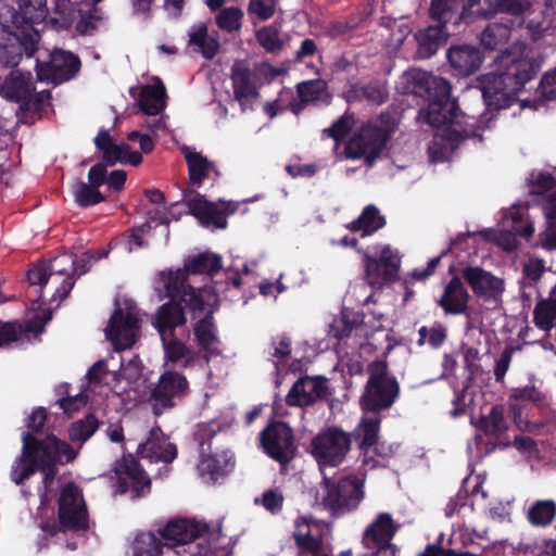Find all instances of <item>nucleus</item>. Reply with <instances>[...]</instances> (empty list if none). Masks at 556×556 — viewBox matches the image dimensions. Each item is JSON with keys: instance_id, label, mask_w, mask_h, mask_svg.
Here are the masks:
<instances>
[{"instance_id": "f257e3e1", "label": "nucleus", "mask_w": 556, "mask_h": 556, "mask_svg": "<svg viewBox=\"0 0 556 556\" xmlns=\"http://www.w3.org/2000/svg\"><path fill=\"white\" fill-rule=\"evenodd\" d=\"M77 271L73 257L63 254L50 262L33 266L28 273L31 285L45 287L50 293V301L60 303L74 287V275Z\"/></svg>"}, {"instance_id": "f03ea898", "label": "nucleus", "mask_w": 556, "mask_h": 556, "mask_svg": "<svg viewBox=\"0 0 556 556\" xmlns=\"http://www.w3.org/2000/svg\"><path fill=\"white\" fill-rule=\"evenodd\" d=\"M393 130L394 125L383 115L368 122L348 141L345 156L352 160L364 159L368 166H372L384 152Z\"/></svg>"}, {"instance_id": "7ed1b4c3", "label": "nucleus", "mask_w": 556, "mask_h": 556, "mask_svg": "<svg viewBox=\"0 0 556 556\" xmlns=\"http://www.w3.org/2000/svg\"><path fill=\"white\" fill-rule=\"evenodd\" d=\"M368 380L361 396L362 413H380L390 408L400 394L396 379L389 375L384 362L377 361L368 365Z\"/></svg>"}, {"instance_id": "20e7f679", "label": "nucleus", "mask_w": 556, "mask_h": 556, "mask_svg": "<svg viewBox=\"0 0 556 556\" xmlns=\"http://www.w3.org/2000/svg\"><path fill=\"white\" fill-rule=\"evenodd\" d=\"M139 309L130 302L118 304L105 328L106 338L115 350H125L134 345L139 337Z\"/></svg>"}, {"instance_id": "39448f33", "label": "nucleus", "mask_w": 556, "mask_h": 556, "mask_svg": "<svg viewBox=\"0 0 556 556\" xmlns=\"http://www.w3.org/2000/svg\"><path fill=\"white\" fill-rule=\"evenodd\" d=\"M187 273L185 269L176 271L166 270L160 274V282L162 283L165 295L175 298L180 295L181 302L192 311L203 309L213 299V293L208 288L194 289L187 285Z\"/></svg>"}, {"instance_id": "423d86ee", "label": "nucleus", "mask_w": 556, "mask_h": 556, "mask_svg": "<svg viewBox=\"0 0 556 556\" xmlns=\"http://www.w3.org/2000/svg\"><path fill=\"white\" fill-rule=\"evenodd\" d=\"M188 381L179 372L165 370L150 389L148 402L155 416L176 405V401L186 395Z\"/></svg>"}, {"instance_id": "0eeeda50", "label": "nucleus", "mask_w": 556, "mask_h": 556, "mask_svg": "<svg viewBox=\"0 0 556 556\" xmlns=\"http://www.w3.org/2000/svg\"><path fill=\"white\" fill-rule=\"evenodd\" d=\"M351 435L338 428L320 432L312 442V453L320 466H338L351 448Z\"/></svg>"}, {"instance_id": "6e6552de", "label": "nucleus", "mask_w": 556, "mask_h": 556, "mask_svg": "<svg viewBox=\"0 0 556 556\" xmlns=\"http://www.w3.org/2000/svg\"><path fill=\"white\" fill-rule=\"evenodd\" d=\"M399 528L390 514L381 513L365 529L362 544L367 549H376L372 556H396L397 548L391 541Z\"/></svg>"}, {"instance_id": "1a4fd4ad", "label": "nucleus", "mask_w": 556, "mask_h": 556, "mask_svg": "<svg viewBox=\"0 0 556 556\" xmlns=\"http://www.w3.org/2000/svg\"><path fill=\"white\" fill-rule=\"evenodd\" d=\"M59 519L64 529L86 530L88 513L81 491L74 483L65 484L59 498Z\"/></svg>"}, {"instance_id": "9d476101", "label": "nucleus", "mask_w": 556, "mask_h": 556, "mask_svg": "<svg viewBox=\"0 0 556 556\" xmlns=\"http://www.w3.org/2000/svg\"><path fill=\"white\" fill-rule=\"evenodd\" d=\"M462 275L477 298L494 304L502 301L506 289L504 278L479 266H467L462 269Z\"/></svg>"}, {"instance_id": "9b49d317", "label": "nucleus", "mask_w": 556, "mask_h": 556, "mask_svg": "<svg viewBox=\"0 0 556 556\" xmlns=\"http://www.w3.org/2000/svg\"><path fill=\"white\" fill-rule=\"evenodd\" d=\"M323 504L333 513H343L357 507L363 498L361 484L353 479L341 480L338 484L326 480Z\"/></svg>"}, {"instance_id": "f8f14e48", "label": "nucleus", "mask_w": 556, "mask_h": 556, "mask_svg": "<svg viewBox=\"0 0 556 556\" xmlns=\"http://www.w3.org/2000/svg\"><path fill=\"white\" fill-rule=\"evenodd\" d=\"M406 84V91L425 97L429 96L431 101H445L451 99V85L442 77L433 76L427 72L412 70L403 75Z\"/></svg>"}, {"instance_id": "ddd939ff", "label": "nucleus", "mask_w": 556, "mask_h": 556, "mask_svg": "<svg viewBox=\"0 0 556 556\" xmlns=\"http://www.w3.org/2000/svg\"><path fill=\"white\" fill-rule=\"evenodd\" d=\"M262 444L267 454L280 464H287L294 455L292 430L286 422H274L262 432Z\"/></svg>"}, {"instance_id": "4468645a", "label": "nucleus", "mask_w": 556, "mask_h": 556, "mask_svg": "<svg viewBox=\"0 0 556 556\" xmlns=\"http://www.w3.org/2000/svg\"><path fill=\"white\" fill-rule=\"evenodd\" d=\"M481 91L489 108L501 110L510 105L518 92L516 84L504 72L488 74L481 83Z\"/></svg>"}, {"instance_id": "2eb2a0df", "label": "nucleus", "mask_w": 556, "mask_h": 556, "mask_svg": "<svg viewBox=\"0 0 556 556\" xmlns=\"http://www.w3.org/2000/svg\"><path fill=\"white\" fill-rule=\"evenodd\" d=\"M79 60L71 52L56 50L48 63L38 65L37 76L40 80L55 84L71 79L79 70Z\"/></svg>"}, {"instance_id": "dca6fc26", "label": "nucleus", "mask_w": 556, "mask_h": 556, "mask_svg": "<svg viewBox=\"0 0 556 556\" xmlns=\"http://www.w3.org/2000/svg\"><path fill=\"white\" fill-rule=\"evenodd\" d=\"M22 441V455L12 465L10 473L12 481L16 484L23 483L37 469L43 472V462H41V455L37 447V440L33 437L31 432H26L23 434Z\"/></svg>"}, {"instance_id": "f3484780", "label": "nucleus", "mask_w": 556, "mask_h": 556, "mask_svg": "<svg viewBox=\"0 0 556 556\" xmlns=\"http://www.w3.org/2000/svg\"><path fill=\"white\" fill-rule=\"evenodd\" d=\"M231 81L235 100L239 102L241 110L244 112L252 109L258 98V91L253 74L244 62L237 61L232 65Z\"/></svg>"}, {"instance_id": "a211bd4d", "label": "nucleus", "mask_w": 556, "mask_h": 556, "mask_svg": "<svg viewBox=\"0 0 556 556\" xmlns=\"http://www.w3.org/2000/svg\"><path fill=\"white\" fill-rule=\"evenodd\" d=\"M208 531L206 523L178 519L168 522L161 531L160 535L164 541V545L175 546L192 542L198 536Z\"/></svg>"}, {"instance_id": "6ab92c4d", "label": "nucleus", "mask_w": 556, "mask_h": 556, "mask_svg": "<svg viewBox=\"0 0 556 556\" xmlns=\"http://www.w3.org/2000/svg\"><path fill=\"white\" fill-rule=\"evenodd\" d=\"M37 447L41 455V462H43L46 481L50 476H54L53 465L55 463H68L76 456L74 450L66 442L59 440L54 435H49L41 442L37 441Z\"/></svg>"}, {"instance_id": "aec40b11", "label": "nucleus", "mask_w": 556, "mask_h": 556, "mask_svg": "<svg viewBox=\"0 0 556 556\" xmlns=\"http://www.w3.org/2000/svg\"><path fill=\"white\" fill-rule=\"evenodd\" d=\"M137 452L142 458L152 462L170 463L177 456L176 446L165 439L157 427L150 430L148 439L139 444Z\"/></svg>"}, {"instance_id": "412c9836", "label": "nucleus", "mask_w": 556, "mask_h": 556, "mask_svg": "<svg viewBox=\"0 0 556 556\" xmlns=\"http://www.w3.org/2000/svg\"><path fill=\"white\" fill-rule=\"evenodd\" d=\"M53 12L58 15L55 22L59 23L62 28L70 27L75 20L80 18L77 24V30L81 34H86L89 28L94 27L92 21H99L101 18L98 9H93V12L90 13L89 16H86L83 9L76 8L71 0H55Z\"/></svg>"}, {"instance_id": "4be33fe9", "label": "nucleus", "mask_w": 556, "mask_h": 556, "mask_svg": "<svg viewBox=\"0 0 556 556\" xmlns=\"http://www.w3.org/2000/svg\"><path fill=\"white\" fill-rule=\"evenodd\" d=\"M295 543L300 548L298 556L321 551V526L307 517H300L294 522Z\"/></svg>"}, {"instance_id": "5701e85b", "label": "nucleus", "mask_w": 556, "mask_h": 556, "mask_svg": "<svg viewBox=\"0 0 556 556\" xmlns=\"http://www.w3.org/2000/svg\"><path fill=\"white\" fill-rule=\"evenodd\" d=\"M326 392L324 380L313 377L300 378L286 396L289 406H306L320 399Z\"/></svg>"}, {"instance_id": "b1692460", "label": "nucleus", "mask_w": 556, "mask_h": 556, "mask_svg": "<svg viewBox=\"0 0 556 556\" xmlns=\"http://www.w3.org/2000/svg\"><path fill=\"white\" fill-rule=\"evenodd\" d=\"M114 470L121 481V493L131 486L134 496H141L150 489L149 478L134 459H123L116 464Z\"/></svg>"}, {"instance_id": "393cba45", "label": "nucleus", "mask_w": 556, "mask_h": 556, "mask_svg": "<svg viewBox=\"0 0 556 556\" xmlns=\"http://www.w3.org/2000/svg\"><path fill=\"white\" fill-rule=\"evenodd\" d=\"M469 298L470 295L462 280L454 277L445 286L438 304L446 314L460 315L467 311Z\"/></svg>"}, {"instance_id": "a878e982", "label": "nucleus", "mask_w": 556, "mask_h": 556, "mask_svg": "<svg viewBox=\"0 0 556 556\" xmlns=\"http://www.w3.org/2000/svg\"><path fill=\"white\" fill-rule=\"evenodd\" d=\"M29 72L13 71L1 87V96L14 102L28 101L35 90Z\"/></svg>"}, {"instance_id": "bb28decb", "label": "nucleus", "mask_w": 556, "mask_h": 556, "mask_svg": "<svg viewBox=\"0 0 556 556\" xmlns=\"http://www.w3.org/2000/svg\"><path fill=\"white\" fill-rule=\"evenodd\" d=\"M529 9L530 2L528 0H484L469 10L473 15L490 18L498 13L520 16Z\"/></svg>"}, {"instance_id": "cd10ccee", "label": "nucleus", "mask_w": 556, "mask_h": 556, "mask_svg": "<svg viewBox=\"0 0 556 556\" xmlns=\"http://www.w3.org/2000/svg\"><path fill=\"white\" fill-rule=\"evenodd\" d=\"M447 58L452 67L464 76L473 74L482 64L480 51L470 46L451 48Z\"/></svg>"}, {"instance_id": "c85d7f7f", "label": "nucleus", "mask_w": 556, "mask_h": 556, "mask_svg": "<svg viewBox=\"0 0 556 556\" xmlns=\"http://www.w3.org/2000/svg\"><path fill=\"white\" fill-rule=\"evenodd\" d=\"M184 154L188 165L189 180L193 186L200 187L213 174L219 175L215 164L202 153L184 148Z\"/></svg>"}, {"instance_id": "c756f323", "label": "nucleus", "mask_w": 556, "mask_h": 556, "mask_svg": "<svg viewBox=\"0 0 556 556\" xmlns=\"http://www.w3.org/2000/svg\"><path fill=\"white\" fill-rule=\"evenodd\" d=\"M456 117L457 105L454 100L430 101L428 106L419 112V119L433 127L451 124Z\"/></svg>"}, {"instance_id": "7c9ffc66", "label": "nucleus", "mask_w": 556, "mask_h": 556, "mask_svg": "<svg viewBox=\"0 0 556 556\" xmlns=\"http://www.w3.org/2000/svg\"><path fill=\"white\" fill-rule=\"evenodd\" d=\"M165 364L175 363L184 368L191 367L198 358V353L174 336L163 334Z\"/></svg>"}, {"instance_id": "2f4dec72", "label": "nucleus", "mask_w": 556, "mask_h": 556, "mask_svg": "<svg viewBox=\"0 0 556 556\" xmlns=\"http://www.w3.org/2000/svg\"><path fill=\"white\" fill-rule=\"evenodd\" d=\"M447 34L443 24L429 26L415 35L418 43L417 53L422 59L432 56L446 40Z\"/></svg>"}, {"instance_id": "473e14b6", "label": "nucleus", "mask_w": 556, "mask_h": 556, "mask_svg": "<svg viewBox=\"0 0 556 556\" xmlns=\"http://www.w3.org/2000/svg\"><path fill=\"white\" fill-rule=\"evenodd\" d=\"M186 323V317L182 308L177 303L163 304L155 316L154 325L161 336H173V330Z\"/></svg>"}, {"instance_id": "72a5a7b5", "label": "nucleus", "mask_w": 556, "mask_h": 556, "mask_svg": "<svg viewBox=\"0 0 556 556\" xmlns=\"http://www.w3.org/2000/svg\"><path fill=\"white\" fill-rule=\"evenodd\" d=\"M533 323L536 328L547 333L556 326V285L552 288L548 298L536 302Z\"/></svg>"}, {"instance_id": "f704fd0d", "label": "nucleus", "mask_w": 556, "mask_h": 556, "mask_svg": "<svg viewBox=\"0 0 556 556\" xmlns=\"http://www.w3.org/2000/svg\"><path fill=\"white\" fill-rule=\"evenodd\" d=\"M380 421V413H363L357 427L354 429V435L361 448L366 450L377 443Z\"/></svg>"}, {"instance_id": "c9c22d12", "label": "nucleus", "mask_w": 556, "mask_h": 556, "mask_svg": "<svg viewBox=\"0 0 556 556\" xmlns=\"http://www.w3.org/2000/svg\"><path fill=\"white\" fill-rule=\"evenodd\" d=\"M166 90L160 79L142 89L140 106L144 114L157 115L165 108Z\"/></svg>"}, {"instance_id": "e433bc0d", "label": "nucleus", "mask_w": 556, "mask_h": 556, "mask_svg": "<svg viewBox=\"0 0 556 556\" xmlns=\"http://www.w3.org/2000/svg\"><path fill=\"white\" fill-rule=\"evenodd\" d=\"M232 466V454L229 451H222L212 455H203L199 463V470L202 475H210L212 479H217V477L227 473Z\"/></svg>"}, {"instance_id": "4c0bfd02", "label": "nucleus", "mask_w": 556, "mask_h": 556, "mask_svg": "<svg viewBox=\"0 0 556 556\" xmlns=\"http://www.w3.org/2000/svg\"><path fill=\"white\" fill-rule=\"evenodd\" d=\"M189 45L206 59H212L219 50L217 38L208 34L207 26L203 23L194 25L189 31Z\"/></svg>"}, {"instance_id": "58836bf2", "label": "nucleus", "mask_w": 556, "mask_h": 556, "mask_svg": "<svg viewBox=\"0 0 556 556\" xmlns=\"http://www.w3.org/2000/svg\"><path fill=\"white\" fill-rule=\"evenodd\" d=\"M502 62L506 64L505 73L508 79L516 84L518 91L534 75L533 63L528 58L511 59L507 55L503 58Z\"/></svg>"}, {"instance_id": "ea45409f", "label": "nucleus", "mask_w": 556, "mask_h": 556, "mask_svg": "<svg viewBox=\"0 0 556 556\" xmlns=\"http://www.w3.org/2000/svg\"><path fill=\"white\" fill-rule=\"evenodd\" d=\"M194 336L199 346L208 353H218L219 340L215 333L213 317L206 315L194 326Z\"/></svg>"}, {"instance_id": "a19ab883", "label": "nucleus", "mask_w": 556, "mask_h": 556, "mask_svg": "<svg viewBox=\"0 0 556 556\" xmlns=\"http://www.w3.org/2000/svg\"><path fill=\"white\" fill-rule=\"evenodd\" d=\"M384 226V218L374 205L364 208L361 216L349 225L353 232L363 231V236H368Z\"/></svg>"}, {"instance_id": "79ce46f5", "label": "nucleus", "mask_w": 556, "mask_h": 556, "mask_svg": "<svg viewBox=\"0 0 556 556\" xmlns=\"http://www.w3.org/2000/svg\"><path fill=\"white\" fill-rule=\"evenodd\" d=\"M189 207L193 215L206 224H214L218 228H224L226 222L215 203L208 202L202 198L193 199L189 202Z\"/></svg>"}, {"instance_id": "37998d69", "label": "nucleus", "mask_w": 556, "mask_h": 556, "mask_svg": "<svg viewBox=\"0 0 556 556\" xmlns=\"http://www.w3.org/2000/svg\"><path fill=\"white\" fill-rule=\"evenodd\" d=\"M479 427L486 435L500 439L509 428L504 408L498 405L493 406L488 415L481 417Z\"/></svg>"}, {"instance_id": "c03bdc74", "label": "nucleus", "mask_w": 556, "mask_h": 556, "mask_svg": "<svg viewBox=\"0 0 556 556\" xmlns=\"http://www.w3.org/2000/svg\"><path fill=\"white\" fill-rule=\"evenodd\" d=\"M164 542L152 532L136 535L131 548L134 556H161Z\"/></svg>"}, {"instance_id": "a18cd8bd", "label": "nucleus", "mask_w": 556, "mask_h": 556, "mask_svg": "<svg viewBox=\"0 0 556 556\" xmlns=\"http://www.w3.org/2000/svg\"><path fill=\"white\" fill-rule=\"evenodd\" d=\"M361 325L358 316L352 312L343 311L339 316L333 318L329 326V336L334 339H343L349 337L354 330L359 331Z\"/></svg>"}, {"instance_id": "49530a36", "label": "nucleus", "mask_w": 556, "mask_h": 556, "mask_svg": "<svg viewBox=\"0 0 556 556\" xmlns=\"http://www.w3.org/2000/svg\"><path fill=\"white\" fill-rule=\"evenodd\" d=\"M510 34L507 25L490 24L481 34V42L486 49H501L508 42Z\"/></svg>"}, {"instance_id": "de8ad7c7", "label": "nucleus", "mask_w": 556, "mask_h": 556, "mask_svg": "<svg viewBox=\"0 0 556 556\" xmlns=\"http://www.w3.org/2000/svg\"><path fill=\"white\" fill-rule=\"evenodd\" d=\"M222 267L220 258L215 254L203 253L193 257L186 266V273L214 274Z\"/></svg>"}, {"instance_id": "09e8293b", "label": "nucleus", "mask_w": 556, "mask_h": 556, "mask_svg": "<svg viewBox=\"0 0 556 556\" xmlns=\"http://www.w3.org/2000/svg\"><path fill=\"white\" fill-rule=\"evenodd\" d=\"M556 515V503L553 501H539L529 510V521L534 526L549 525Z\"/></svg>"}, {"instance_id": "8fccbe9b", "label": "nucleus", "mask_w": 556, "mask_h": 556, "mask_svg": "<svg viewBox=\"0 0 556 556\" xmlns=\"http://www.w3.org/2000/svg\"><path fill=\"white\" fill-rule=\"evenodd\" d=\"M243 12L239 8L229 7L223 9L215 17L217 26L228 33L237 31L241 27Z\"/></svg>"}, {"instance_id": "3c124183", "label": "nucleus", "mask_w": 556, "mask_h": 556, "mask_svg": "<svg viewBox=\"0 0 556 556\" xmlns=\"http://www.w3.org/2000/svg\"><path fill=\"white\" fill-rule=\"evenodd\" d=\"M75 201L80 206H89L100 203L104 200L97 187L86 182H77L73 187Z\"/></svg>"}, {"instance_id": "603ef678", "label": "nucleus", "mask_w": 556, "mask_h": 556, "mask_svg": "<svg viewBox=\"0 0 556 556\" xmlns=\"http://www.w3.org/2000/svg\"><path fill=\"white\" fill-rule=\"evenodd\" d=\"M105 160L110 164L119 162L130 164L132 166H138L142 162V156L139 152L131 151L128 144L121 143L114 146Z\"/></svg>"}, {"instance_id": "864d4df0", "label": "nucleus", "mask_w": 556, "mask_h": 556, "mask_svg": "<svg viewBox=\"0 0 556 556\" xmlns=\"http://www.w3.org/2000/svg\"><path fill=\"white\" fill-rule=\"evenodd\" d=\"M364 264L366 278L371 286H381L383 282L394 278V276L384 275L381 262L367 253H364Z\"/></svg>"}, {"instance_id": "5fc2aeb1", "label": "nucleus", "mask_w": 556, "mask_h": 556, "mask_svg": "<svg viewBox=\"0 0 556 556\" xmlns=\"http://www.w3.org/2000/svg\"><path fill=\"white\" fill-rule=\"evenodd\" d=\"M98 421L93 416H87L85 419L74 422L70 429V439L73 442L84 443L97 430Z\"/></svg>"}, {"instance_id": "6e6d98bb", "label": "nucleus", "mask_w": 556, "mask_h": 556, "mask_svg": "<svg viewBox=\"0 0 556 556\" xmlns=\"http://www.w3.org/2000/svg\"><path fill=\"white\" fill-rule=\"evenodd\" d=\"M325 83L323 80H309L298 85V93L303 104L317 101L325 91Z\"/></svg>"}, {"instance_id": "4d7b16f0", "label": "nucleus", "mask_w": 556, "mask_h": 556, "mask_svg": "<svg viewBox=\"0 0 556 556\" xmlns=\"http://www.w3.org/2000/svg\"><path fill=\"white\" fill-rule=\"evenodd\" d=\"M528 29L534 41H542L549 46L555 43V27L552 26L551 23H536L534 21H530Z\"/></svg>"}, {"instance_id": "13d9d810", "label": "nucleus", "mask_w": 556, "mask_h": 556, "mask_svg": "<svg viewBox=\"0 0 556 556\" xmlns=\"http://www.w3.org/2000/svg\"><path fill=\"white\" fill-rule=\"evenodd\" d=\"M419 344L428 342L430 345L438 348L446 339V329L442 325H435L431 328L421 327L418 331Z\"/></svg>"}, {"instance_id": "bf43d9fd", "label": "nucleus", "mask_w": 556, "mask_h": 556, "mask_svg": "<svg viewBox=\"0 0 556 556\" xmlns=\"http://www.w3.org/2000/svg\"><path fill=\"white\" fill-rule=\"evenodd\" d=\"M356 96L375 104H381L386 101L384 89L378 85H364L355 87Z\"/></svg>"}, {"instance_id": "052dcab7", "label": "nucleus", "mask_w": 556, "mask_h": 556, "mask_svg": "<svg viewBox=\"0 0 556 556\" xmlns=\"http://www.w3.org/2000/svg\"><path fill=\"white\" fill-rule=\"evenodd\" d=\"M455 0H432L430 7L431 17L445 24L452 16Z\"/></svg>"}, {"instance_id": "680f3d73", "label": "nucleus", "mask_w": 556, "mask_h": 556, "mask_svg": "<svg viewBox=\"0 0 556 556\" xmlns=\"http://www.w3.org/2000/svg\"><path fill=\"white\" fill-rule=\"evenodd\" d=\"M377 260L381 262L384 275L396 276L400 266V258L397 254L390 249V247H382L379 252V258Z\"/></svg>"}, {"instance_id": "e2e57ef3", "label": "nucleus", "mask_w": 556, "mask_h": 556, "mask_svg": "<svg viewBox=\"0 0 556 556\" xmlns=\"http://www.w3.org/2000/svg\"><path fill=\"white\" fill-rule=\"evenodd\" d=\"M519 348L515 346H508L503 350L500 357L496 361L495 367H494V376L496 381H502L509 369L513 355Z\"/></svg>"}, {"instance_id": "0e129e2a", "label": "nucleus", "mask_w": 556, "mask_h": 556, "mask_svg": "<svg viewBox=\"0 0 556 556\" xmlns=\"http://www.w3.org/2000/svg\"><path fill=\"white\" fill-rule=\"evenodd\" d=\"M511 397L518 401H529L534 404H543L545 402V395L534 386H526L514 390Z\"/></svg>"}, {"instance_id": "69168bd1", "label": "nucleus", "mask_w": 556, "mask_h": 556, "mask_svg": "<svg viewBox=\"0 0 556 556\" xmlns=\"http://www.w3.org/2000/svg\"><path fill=\"white\" fill-rule=\"evenodd\" d=\"M257 40L267 51L274 52L280 48V40L276 29L266 27L257 31Z\"/></svg>"}, {"instance_id": "338daca9", "label": "nucleus", "mask_w": 556, "mask_h": 556, "mask_svg": "<svg viewBox=\"0 0 556 556\" xmlns=\"http://www.w3.org/2000/svg\"><path fill=\"white\" fill-rule=\"evenodd\" d=\"M276 5L266 0H251L249 12L255 14L262 21L270 18L276 12Z\"/></svg>"}, {"instance_id": "774afa93", "label": "nucleus", "mask_w": 556, "mask_h": 556, "mask_svg": "<svg viewBox=\"0 0 556 556\" xmlns=\"http://www.w3.org/2000/svg\"><path fill=\"white\" fill-rule=\"evenodd\" d=\"M540 93L546 100H556V68L543 76L540 84Z\"/></svg>"}]
</instances>
